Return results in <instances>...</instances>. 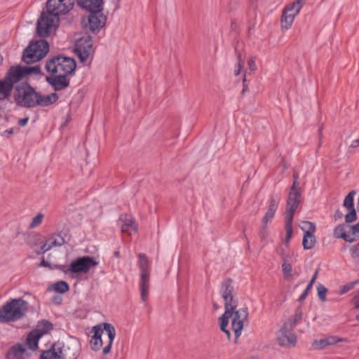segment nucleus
Listing matches in <instances>:
<instances>
[{"label": "nucleus", "mask_w": 359, "mask_h": 359, "mask_svg": "<svg viewBox=\"0 0 359 359\" xmlns=\"http://www.w3.org/2000/svg\"><path fill=\"white\" fill-rule=\"evenodd\" d=\"M219 292L224 301L225 312L219 317L220 330L230 339V330L227 329L229 322L231 321V328L234 333L236 340L242 333L244 322L247 320L248 311L246 308L234 311L238 306L233 287L229 280H224L220 286Z\"/></svg>", "instance_id": "nucleus-1"}, {"label": "nucleus", "mask_w": 359, "mask_h": 359, "mask_svg": "<svg viewBox=\"0 0 359 359\" xmlns=\"http://www.w3.org/2000/svg\"><path fill=\"white\" fill-rule=\"evenodd\" d=\"M76 67V62L71 57L53 56L46 63V70L50 74L46 77V81L55 90H63L69 86V76L74 73Z\"/></svg>", "instance_id": "nucleus-2"}, {"label": "nucleus", "mask_w": 359, "mask_h": 359, "mask_svg": "<svg viewBox=\"0 0 359 359\" xmlns=\"http://www.w3.org/2000/svg\"><path fill=\"white\" fill-rule=\"evenodd\" d=\"M73 0H48L47 11L43 12L37 20L36 31L40 36H48L59 25L60 15H65L72 9Z\"/></svg>", "instance_id": "nucleus-3"}, {"label": "nucleus", "mask_w": 359, "mask_h": 359, "mask_svg": "<svg viewBox=\"0 0 359 359\" xmlns=\"http://www.w3.org/2000/svg\"><path fill=\"white\" fill-rule=\"evenodd\" d=\"M28 302L22 298L12 299L0 307V322L11 323L20 320L28 310Z\"/></svg>", "instance_id": "nucleus-4"}, {"label": "nucleus", "mask_w": 359, "mask_h": 359, "mask_svg": "<svg viewBox=\"0 0 359 359\" xmlns=\"http://www.w3.org/2000/svg\"><path fill=\"white\" fill-rule=\"evenodd\" d=\"M94 333L92 337L90 344L92 350L97 351L103 346L102 336L104 332H106L108 341L107 344L102 348L103 354L106 355L111 352V346L116 336V330L110 323H103L102 325H95L93 327Z\"/></svg>", "instance_id": "nucleus-5"}, {"label": "nucleus", "mask_w": 359, "mask_h": 359, "mask_svg": "<svg viewBox=\"0 0 359 359\" xmlns=\"http://www.w3.org/2000/svg\"><path fill=\"white\" fill-rule=\"evenodd\" d=\"M79 354L77 342L64 344L60 341L55 343L50 349L41 353V359H76Z\"/></svg>", "instance_id": "nucleus-6"}, {"label": "nucleus", "mask_w": 359, "mask_h": 359, "mask_svg": "<svg viewBox=\"0 0 359 359\" xmlns=\"http://www.w3.org/2000/svg\"><path fill=\"white\" fill-rule=\"evenodd\" d=\"M49 51V45L44 39L31 43L23 51L22 60L27 64L36 62L43 58Z\"/></svg>", "instance_id": "nucleus-7"}, {"label": "nucleus", "mask_w": 359, "mask_h": 359, "mask_svg": "<svg viewBox=\"0 0 359 359\" xmlns=\"http://www.w3.org/2000/svg\"><path fill=\"white\" fill-rule=\"evenodd\" d=\"M298 196L299 192L295 190L294 187L293 191L290 194V195H288L287 208L285 212L286 218L285 224L286 235L284 243L286 245H288L293 233L292 221L294 214L299 205Z\"/></svg>", "instance_id": "nucleus-8"}, {"label": "nucleus", "mask_w": 359, "mask_h": 359, "mask_svg": "<svg viewBox=\"0 0 359 359\" xmlns=\"http://www.w3.org/2000/svg\"><path fill=\"white\" fill-rule=\"evenodd\" d=\"M306 1V0H295L284 8L280 18L282 30H287L292 27L295 16L298 15L301 8L305 4Z\"/></svg>", "instance_id": "nucleus-9"}, {"label": "nucleus", "mask_w": 359, "mask_h": 359, "mask_svg": "<svg viewBox=\"0 0 359 359\" xmlns=\"http://www.w3.org/2000/svg\"><path fill=\"white\" fill-rule=\"evenodd\" d=\"M74 52L82 63H86L94 53L92 38L88 34L76 39Z\"/></svg>", "instance_id": "nucleus-10"}, {"label": "nucleus", "mask_w": 359, "mask_h": 359, "mask_svg": "<svg viewBox=\"0 0 359 359\" xmlns=\"http://www.w3.org/2000/svg\"><path fill=\"white\" fill-rule=\"evenodd\" d=\"M14 98L16 103L25 107H35L36 92L29 86H18L15 89Z\"/></svg>", "instance_id": "nucleus-11"}, {"label": "nucleus", "mask_w": 359, "mask_h": 359, "mask_svg": "<svg viewBox=\"0 0 359 359\" xmlns=\"http://www.w3.org/2000/svg\"><path fill=\"white\" fill-rule=\"evenodd\" d=\"M97 265L98 262L93 257L83 256L72 261L68 271L76 275L86 274L91 269L95 268Z\"/></svg>", "instance_id": "nucleus-12"}, {"label": "nucleus", "mask_w": 359, "mask_h": 359, "mask_svg": "<svg viewBox=\"0 0 359 359\" xmlns=\"http://www.w3.org/2000/svg\"><path fill=\"white\" fill-rule=\"evenodd\" d=\"M296 319H288L278 332V341L280 346H294L297 342L295 334L292 332Z\"/></svg>", "instance_id": "nucleus-13"}, {"label": "nucleus", "mask_w": 359, "mask_h": 359, "mask_svg": "<svg viewBox=\"0 0 359 359\" xmlns=\"http://www.w3.org/2000/svg\"><path fill=\"white\" fill-rule=\"evenodd\" d=\"M53 329L52 324L48 320L40 322L36 330L29 333L27 342L31 348H37L39 339Z\"/></svg>", "instance_id": "nucleus-14"}, {"label": "nucleus", "mask_w": 359, "mask_h": 359, "mask_svg": "<svg viewBox=\"0 0 359 359\" xmlns=\"http://www.w3.org/2000/svg\"><path fill=\"white\" fill-rule=\"evenodd\" d=\"M36 348H31L27 342L18 343L10 348L6 353V359H29L32 352Z\"/></svg>", "instance_id": "nucleus-15"}, {"label": "nucleus", "mask_w": 359, "mask_h": 359, "mask_svg": "<svg viewBox=\"0 0 359 359\" xmlns=\"http://www.w3.org/2000/svg\"><path fill=\"white\" fill-rule=\"evenodd\" d=\"M106 22V17L102 13V11L90 13L88 17V25L86 27L93 32L99 31Z\"/></svg>", "instance_id": "nucleus-16"}, {"label": "nucleus", "mask_w": 359, "mask_h": 359, "mask_svg": "<svg viewBox=\"0 0 359 359\" xmlns=\"http://www.w3.org/2000/svg\"><path fill=\"white\" fill-rule=\"evenodd\" d=\"M346 339L337 336H328L323 339H316L311 344V348L315 351H320L337 343L346 341Z\"/></svg>", "instance_id": "nucleus-17"}, {"label": "nucleus", "mask_w": 359, "mask_h": 359, "mask_svg": "<svg viewBox=\"0 0 359 359\" xmlns=\"http://www.w3.org/2000/svg\"><path fill=\"white\" fill-rule=\"evenodd\" d=\"M119 220L121 224V231L128 236L135 233L138 230V224L135 219L130 215H122Z\"/></svg>", "instance_id": "nucleus-18"}, {"label": "nucleus", "mask_w": 359, "mask_h": 359, "mask_svg": "<svg viewBox=\"0 0 359 359\" xmlns=\"http://www.w3.org/2000/svg\"><path fill=\"white\" fill-rule=\"evenodd\" d=\"M25 76L23 67L17 66L11 67L4 79L12 86L18 82L21 79Z\"/></svg>", "instance_id": "nucleus-19"}, {"label": "nucleus", "mask_w": 359, "mask_h": 359, "mask_svg": "<svg viewBox=\"0 0 359 359\" xmlns=\"http://www.w3.org/2000/svg\"><path fill=\"white\" fill-rule=\"evenodd\" d=\"M280 202L278 196L272 197L270 199L269 205L264 217L262 219V224L267 225L269 222L273 218L275 213L277 210Z\"/></svg>", "instance_id": "nucleus-20"}, {"label": "nucleus", "mask_w": 359, "mask_h": 359, "mask_svg": "<svg viewBox=\"0 0 359 359\" xmlns=\"http://www.w3.org/2000/svg\"><path fill=\"white\" fill-rule=\"evenodd\" d=\"M76 2L79 6L88 11L90 13L102 11V0H76Z\"/></svg>", "instance_id": "nucleus-21"}, {"label": "nucleus", "mask_w": 359, "mask_h": 359, "mask_svg": "<svg viewBox=\"0 0 359 359\" xmlns=\"http://www.w3.org/2000/svg\"><path fill=\"white\" fill-rule=\"evenodd\" d=\"M65 239L60 235L53 234L50 236L41 246V250L43 253L48 251L53 247L61 246L64 244Z\"/></svg>", "instance_id": "nucleus-22"}, {"label": "nucleus", "mask_w": 359, "mask_h": 359, "mask_svg": "<svg viewBox=\"0 0 359 359\" xmlns=\"http://www.w3.org/2000/svg\"><path fill=\"white\" fill-rule=\"evenodd\" d=\"M57 99L58 96L55 93L44 95L36 93L35 106L47 107L55 102Z\"/></svg>", "instance_id": "nucleus-23"}, {"label": "nucleus", "mask_w": 359, "mask_h": 359, "mask_svg": "<svg viewBox=\"0 0 359 359\" xmlns=\"http://www.w3.org/2000/svg\"><path fill=\"white\" fill-rule=\"evenodd\" d=\"M150 286V276L140 275L139 287L141 294V299L145 302L147 299Z\"/></svg>", "instance_id": "nucleus-24"}, {"label": "nucleus", "mask_w": 359, "mask_h": 359, "mask_svg": "<svg viewBox=\"0 0 359 359\" xmlns=\"http://www.w3.org/2000/svg\"><path fill=\"white\" fill-rule=\"evenodd\" d=\"M348 227L345 224H339L334 229V236L337 238H342L348 243L354 242V238H351L350 233L346 232V229Z\"/></svg>", "instance_id": "nucleus-25"}, {"label": "nucleus", "mask_w": 359, "mask_h": 359, "mask_svg": "<svg viewBox=\"0 0 359 359\" xmlns=\"http://www.w3.org/2000/svg\"><path fill=\"white\" fill-rule=\"evenodd\" d=\"M138 265L140 275H149V264L147 257L142 253L138 255Z\"/></svg>", "instance_id": "nucleus-26"}, {"label": "nucleus", "mask_w": 359, "mask_h": 359, "mask_svg": "<svg viewBox=\"0 0 359 359\" xmlns=\"http://www.w3.org/2000/svg\"><path fill=\"white\" fill-rule=\"evenodd\" d=\"M13 86L6 80L0 81V100L7 99L11 95Z\"/></svg>", "instance_id": "nucleus-27"}, {"label": "nucleus", "mask_w": 359, "mask_h": 359, "mask_svg": "<svg viewBox=\"0 0 359 359\" xmlns=\"http://www.w3.org/2000/svg\"><path fill=\"white\" fill-rule=\"evenodd\" d=\"M316 243V238L313 233L304 234L302 241V245L305 250L313 248Z\"/></svg>", "instance_id": "nucleus-28"}, {"label": "nucleus", "mask_w": 359, "mask_h": 359, "mask_svg": "<svg viewBox=\"0 0 359 359\" xmlns=\"http://www.w3.org/2000/svg\"><path fill=\"white\" fill-rule=\"evenodd\" d=\"M299 226L304 232V234L314 233L316 231L314 224L309 221L301 222Z\"/></svg>", "instance_id": "nucleus-29"}, {"label": "nucleus", "mask_w": 359, "mask_h": 359, "mask_svg": "<svg viewBox=\"0 0 359 359\" xmlns=\"http://www.w3.org/2000/svg\"><path fill=\"white\" fill-rule=\"evenodd\" d=\"M345 143L349 149H355L359 147V136H346Z\"/></svg>", "instance_id": "nucleus-30"}, {"label": "nucleus", "mask_w": 359, "mask_h": 359, "mask_svg": "<svg viewBox=\"0 0 359 359\" xmlns=\"http://www.w3.org/2000/svg\"><path fill=\"white\" fill-rule=\"evenodd\" d=\"M355 194L354 191H352L348 193V194L345 197L344 201V206L348 209H352L353 208V198Z\"/></svg>", "instance_id": "nucleus-31"}, {"label": "nucleus", "mask_w": 359, "mask_h": 359, "mask_svg": "<svg viewBox=\"0 0 359 359\" xmlns=\"http://www.w3.org/2000/svg\"><path fill=\"white\" fill-rule=\"evenodd\" d=\"M44 215L42 213H38L35 217H34L32 219L29 225V229H34L38 227L43 219Z\"/></svg>", "instance_id": "nucleus-32"}, {"label": "nucleus", "mask_w": 359, "mask_h": 359, "mask_svg": "<svg viewBox=\"0 0 359 359\" xmlns=\"http://www.w3.org/2000/svg\"><path fill=\"white\" fill-rule=\"evenodd\" d=\"M54 290L60 293H65L69 290V285L65 281H59L53 285Z\"/></svg>", "instance_id": "nucleus-33"}, {"label": "nucleus", "mask_w": 359, "mask_h": 359, "mask_svg": "<svg viewBox=\"0 0 359 359\" xmlns=\"http://www.w3.org/2000/svg\"><path fill=\"white\" fill-rule=\"evenodd\" d=\"M282 270L283 275L285 278H290L292 276V267L290 263L287 261H284L282 264Z\"/></svg>", "instance_id": "nucleus-34"}, {"label": "nucleus", "mask_w": 359, "mask_h": 359, "mask_svg": "<svg viewBox=\"0 0 359 359\" xmlns=\"http://www.w3.org/2000/svg\"><path fill=\"white\" fill-rule=\"evenodd\" d=\"M317 291H318V297L319 299L323 302H326V300H327L326 294L327 292V288L325 286L320 285L317 287Z\"/></svg>", "instance_id": "nucleus-35"}, {"label": "nucleus", "mask_w": 359, "mask_h": 359, "mask_svg": "<svg viewBox=\"0 0 359 359\" xmlns=\"http://www.w3.org/2000/svg\"><path fill=\"white\" fill-rule=\"evenodd\" d=\"M23 69H24L25 76L32 74H38L41 72V69L39 65H36L34 67H24Z\"/></svg>", "instance_id": "nucleus-36"}, {"label": "nucleus", "mask_w": 359, "mask_h": 359, "mask_svg": "<svg viewBox=\"0 0 359 359\" xmlns=\"http://www.w3.org/2000/svg\"><path fill=\"white\" fill-rule=\"evenodd\" d=\"M351 231L350 233L351 238H354V241L359 238V221L355 225L350 227Z\"/></svg>", "instance_id": "nucleus-37"}, {"label": "nucleus", "mask_w": 359, "mask_h": 359, "mask_svg": "<svg viewBox=\"0 0 359 359\" xmlns=\"http://www.w3.org/2000/svg\"><path fill=\"white\" fill-rule=\"evenodd\" d=\"M349 212L345 215V220L347 223L353 222L356 219V212L354 208L348 209Z\"/></svg>", "instance_id": "nucleus-38"}, {"label": "nucleus", "mask_w": 359, "mask_h": 359, "mask_svg": "<svg viewBox=\"0 0 359 359\" xmlns=\"http://www.w3.org/2000/svg\"><path fill=\"white\" fill-rule=\"evenodd\" d=\"M269 234V231L268 229L267 225L262 224V226H261L260 230H259V236H260L262 241H265L268 238Z\"/></svg>", "instance_id": "nucleus-39"}, {"label": "nucleus", "mask_w": 359, "mask_h": 359, "mask_svg": "<svg viewBox=\"0 0 359 359\" xmlns=\"http://www.w3.org/2000/svg\"><path fill=\"white\" fill-rule=\"evenodd\" d=\"M294 182H293V184L290 189V191L289 193V194L293 191V188L294 187V189L297 190L298 192H299V196H298V201H299V203H300V198H301V193H300V190H299V182H298V178H299V176L297 174H294Z\"/></svg>", "instance_id": "nucleus-40"}, {"label": "nucleus", "mask_w": 359, "mask_h": 359, "mask_svg": "<svg viewBox=\"0 0 359 359\" xmlns=\"http://www.w3.org/2000/svg\"><path fill=\"white\" fill-rule=\"evenodd\" d=\"M255 59V57H251L248 62V68L252 72H255L257 70Z\"/></svg>", "instance_id": "nucleus-41"}, {"label": "nucleus", "mask_w": 359, "mask_h": 359, "mask_svg": "<svg viewBox=\"0 0 359 359\" xmlns=\"http://www.w3.org/2000/svg\"><path fill=\"white\" fill-rule=\"evenodd\" d=\"M351 253L353 257H359V243L351 248Z\"/></svg>", "instance_id": "nucleus-42"}, {"label": "nucleus", "mask_w": 359, "mask_h": 359, "mask_svg": "<svg viewBox=\"0 0 359 359\" xmlns=\"http://www.w3.org/2000/svg\"><path fill=\"white\" fill-rule=\"evenodd\" d=\"M311 288H312V287H311V285H308L306 286V289L304 290V291L302 292V294L300 295V297L299 298V302H302L306 298V297L309 294V292L311 290Z\"/></svg>", "instance_id": "nucleus-43"}, {"label": "nucleus", "mask_w": 359, "mask_h": 359, "mask_svg": "<svg viewBox=\"0 0 359 359\" xmlns=\"http://www.w3.org/2000/svg\"><path fill=\"white\" fill-rule=\"evenodd\" d=\"M236 53L238 58V66L240 67V68H243L245 64L244 58L242 57V55L241 53H238L237 50L236 49Z\"/></svg>", "instance_id": "nucleus-44"}, {"label": "nucleus", "mask_w": 359, "mask_h": 359, "mask_svg": "<svg viewBox=\"0 0 359 359\" xmlns=\"http://www.w3.org/2000/svg\"><path fill=\"white\" fill-rule=\"evenodd\" d=\"M353 287V283H351V284H348V285H344L342 287H341V294H344L346 292H347L348 291L351 290L352 288Z\"/></svg>", "instance_id": "nucleus-45"}, {"label": "nucleus", "mask_w": 359, "mask_h": 359, "mask_svg": "<svg viewBox=\"0 0 359 359\" xmlns=\"http://www.w3.org/2000/svg\"><path fill=\"white\" fill-rule=\"evenodd\" d=\"M352 303L354 304L355 309H359V294L353 298Z\"/></svg>", "instance_id": "nucleus-46"}, {"label": "nucleus", "mask_w": 359, "mask_h": 359, "mask_svg": "<svg viewBox=\"0 0 359 359\" xmlns=\"http://www.w3.org/2000/svg\"><path fill=\"white\" fill-rule=\"evenodd\" d=\"M27 121H28V118H24L20 119L18 121V123H19V125L24 126L27 124Z\"/></svg>", "instance_id": "nucleus-47"}, {"label": "nucleus", "mask_w": 359, "mask_h": 359, "mask_svg": "<svg viewBox=\"0 0 359 359\" xmlns=\"http://www.w3.org/2000/svg\"><path fill=\"white\" fill-rule=\"evenodd\" d=\"M243 88L241 93L243 95L246 92L248 91L249 89H248V85L243 84Z\"/></svg>", "instance_id": "nucleus-48"}, {"label": "nucleus", "mask_w": 359, "mask_h": 359, "mask_svg": "<svg viewBox=\"0 0 359 359\" xmlns=\"http://www.w3.org/2000/svg\"><path fill=\"white\" fill-rule=\"evenodd\" d=\"M241 69H242V68H240V67L238 66V69L235 71L234 74L236 76L239 75L240 73H241Z\"/></svg>", "instance_id": "nucleus-49"}, {"label": "nucleus", "mask_w": 359, "mask_h": 359, "mask_svg": "<svg viewBox=\"0 0 359 359\" xmlns=\"http://www.w3.org/2000/svg\"><path fill=\"white\" fill-rule=\"evenodd\" d=\"M316 279L312 278V279L311 280L310 283H309V285H311V287L313 286V283L315 282Z\"/></svg>", "instance_id": "nucleus-50"}, {"label": "nucleus", "mask_w": 359, "mask_h": 359, "mask_svg": "<svg viewBox=\"0 0 359 359\" xmlns=\"http://www.w3.org/2000/svg\"><path fill=\"white\" fill-rule=\"evenodd\" d=\"M245 81H246V76H245V74H244V76H243V84H245Z\"/></svg>", "instance_id": "nucleus-51"}, {"label": "nucleus", "mask_w": 359, "mask_h": 359, "mask_svg": "<svg viewBox=\"0 0 359 359\" xmlns=\"http://www.w3.org/2000/svg\"><path fill=\"white\" fill-rule=\"evenodd\" d=\"M3 56L0 54V65H1L2 62H3Z\"/></svg>", "instance_id": "nucleus-52"}, {"label": "nucleus", "mask_w": 359, "mask_h": 359, "mask_svg": "<svg viewBox=\"0 0 359 359\" xmlns=\"http://www.w3.org/2000/svg\"><path fill=\"white\" fill-rule=\"evenodd\" d=\"M213 306L215 309H217L219 308V306L216 303L213 304Z\"/></svg>", "instance_id": "nucleus-53"}, {"label": "nucleus", "mask_w": 359, "mask_h": 359, "mask_svg": "<svg viewBox=\"0 0 359 359\" xmlns=\"http://www.w3.org/2000/svg\"><path fill=\"white\" fill-rule=\"evenodd\" d=\"M317 276H318V271H316V272H315V273H314V275H313V278H315V279H316Z\"/></svg>", "instance_id": "nucleus-54"}, {"label": "nucleus", "mask_w": 359, "mask_h": 359, "mask_svg": "<svg viewBox=\"0 0 359 359\" xmlns=\"http://www.w3.org/2000/svg\"><path fill=\"white\" fill-rule=\"evenodd\" d=\"M356 318H357V320H359V315H358V316H356Z\"/></svg>", "instance_id": "nucleus-55"}, {"label": "nucleus", "mask_w": 359, "mask_h": 359, "mask_svg": "<svg viewBox=\"0 0 359 359\" xmlns=\"http://www.w3.org/2000/svg\"><path fill=\"white\" fill-rule=\"evenodd\" d=\"M42 265H45V262L44 261L42 262Z\"/></svg>", "instance_id": "nucleus-56"}, {"label": "nucleus", "mask_w": 359, "mask_h": 359, "mask_svg": "<svg viewBox=\"0 0 359 359\" xmlns=\"http://www.w3.org/2000/svg\"><path fill=\"white\" fill-rule=\"evenodd\" d=\"M251 1H255H255H257V0H251Z\"/></svg>", "instance_id": "nucleus-57"}]
</instances>
